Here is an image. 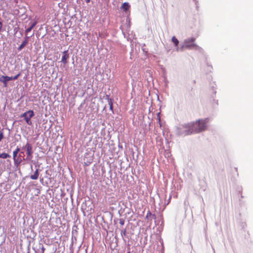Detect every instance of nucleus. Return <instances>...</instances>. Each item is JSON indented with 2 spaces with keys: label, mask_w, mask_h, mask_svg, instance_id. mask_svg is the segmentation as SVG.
Listing matches in <instances>:
<instances>
[{
  "label": "nucleus",
  "mask_w": 253,
  "mask_h": 253,
  "mask_svg": "<svg viewBox=\"0 0 253 253\" xmlns=\"http://www.w3.org/2000/svg\"><path fill=\"white\" fill-rule=\"evenodd\" d=\"M209 122V118H206L204 119H199L196 122H193L195 125L196 133H199L205 131L208 127L207 124Z\"/></svg>",
  "instance_id": "1"
},
{
  "label": "nucleus",
  "mask_w": 253,
  "mask_h": 253,
  "mask_svg": "<svg viewBox=\"0 0 253 253\" xmlns=\"http://www.w3.org/2000/svg\"><path fill=\"white\" fill-rule=\"evenodd\" d=\"M5 171L8 173L13 172L11 169V162L9 160H3L0 161V175L1 173Z\"/></svg>",
  "instance_id": "2"
},
{
  "label": "nucleus",
  "mask_w": 253,
  "mask_h": 253,
  "mask_svg": "<svg viewBox=\"0 0 253 253\" xmlns=\"http://www.w3.org/2000/svg\"><path fill=\"white\" fill-rule=\"evenodd\" d=\"M181 126L183 128H185L184 130V136L190 135L196 133L195 125L193 122L182 124Z\"/></svg>",
  "instance_id": "3"
},
{
  "label": "nucleus",
  "mask_w": 253,
  "mask_h": 253,
  "mask_svg": "<svg viewBox=\"0 0 253 253\" xmlns=\"http://www.w3.org/2000/svg\"><path fill=\"white\" fill-rule=\"evenodd\" d=\"M35 116V113L33 110H29L21 114L19 117L23 118L26 124L29 126H32L33 123L31 118Z\"/></svg>",
  "instance_id": "4"
},
{
  "label": "nucleus",
  "mask_w": 253,
  "mask_h": 253,
  "mask_svg": "<svg viewBox=\"0 0 253 253\" xmlns=\"http://www.w3.org/2000/svg\"><path fill=\"white\" fill-rule=\"evenodd\" d=\"M21 149L23 151L24 150V152L26 153V157L25 159L26 160V161L27 160H31V159H33V154L34 152L33 146L28 141H27L25 145L23 146Z\"/></svg>",
  "instance_id": "5"
},
{
  "label": "nucleus",
  "mask_w": 253,
  "mask_h": 253,
  "mask_svg": "<svg viewBox=\"0 0 253 253\" xmlns=\"http://www.w3.org/2000/svg\"><path fill=\"white\" fill-rule=\"evenodd\" d=\"M21 75V73H19L14 76L9 77L6 75H2L0 77V82L2 83L4 87H6L8 82L10 81H14L18 79Z\"/></svg>",
  "instance_id": "6"
},
{
  "label": "nucleus",
  "mask_w": 253,
  "mask_h": 253,
  "mask_svg": "<svg viewBox=\"0 0 253 253\" xmlns=\"http://www.w3.org/2000/svg\"><path fill=\"white\" fill-rule=\"evenodd\" d=\"M25 158L26 157L25 155V152L22 150L18 156H17V157L14 158V160H13L14 166H16L17 167L18 166H20L23 161L26 162Z\"/></svg>",
  "instance_id": "7"
},
{
  "label": "nucleus",
  "mask_w": 253,
  "mask_h": 253,
  "mask_svg": "<svg viewBox=\"0 0 253 253\" xmlns=\"http://www.w3.org/2000/svg\"><path fill=\"white\" fill-rule=\"evenodd\" d=\"M196 39L194 37H191L185 39L184 41V46H186V48L188 49H194L196 44L193 43Z\"/></svg>",
  "instance_id": "8"
},
{
  "label": "nucleus",
  "mask_w": 253,
  "mask_h": 253,
  "mask_svg": "<svg viewBox=\"0 0 253 253\" xmlns=\"http://www.w3.org/2000/svg\"><path fill=\"white\" fill-rule=\"evenodd\" d=\"M70 58L69 50H64L62 52V57L60 62L63 64V67H65L68 63V60Z\"/></svg>",
  "instance_id": "9"
},
{
  "label": "nucleus",
  "mask_w": 253,
  "mask_h": 253,
  "mask_svg": "<svg viewBox=\"0 0 253 253\" xmlns=\"http://www.w3.org/2000/svg\"><path fill=\"white\" fill-rule=\"evenodd\" d=\"M29 162L31 163L30 168L32 171H33V166H34L35 169H40L41 165H42V163L39 162L38 160L36 159L33 160L32 159L31 160H27L26 161L27 163Z\"/></svg>",
  "instance_id": "10"
},
{
  "label": "nucleus",
  "mask_w": 253,
  "mask_h": 253,
  "mask_svg": "<svg viewBox=\"0 0 253 253\" xmlns=\"http://www.w3.org/2000/svg\"><path fill=\"white\" fill-rule=\"evenodd\" d=\"M199 185L200 186V190L202 191H205L207 188V184L206 181L205 177L201 179L200 177H198Z\"/></svg>",
  "instance_id": "11"
},
{
  "label": "nucleus",
  "mask_w": 253,
  "mask_h": 253,
  "mask_svg": "<svg viewBox=\"0 0 253 253\" xmlns=\"http://www.w3.org/2000/svg\"><path fill=\"white\" fill-rule=\"evenodd\" d=\"M130 4L128 2L123 3L120 7V9L125 12L126 14H127L128 12H130Z\"/></svg>",
  "instance_id": "12"
},
{
  "label": "nucleus",
  "mask_w": 253,
  "mask_h": 253,
  "mask_svg": "<svg viewBox=\"0 0 253 253\" xmlns=\"http://www.w3.org/2000/svg\"><path fill=\"white\" fill-rule=\"evenodd\" d=\"M40 175V169H36L35 170L32 171L31 170V173L30 175V177L32 180H37L38 179Z\"/></svg>",
  "instance_id": "13"
},
{
  "label": "nucleus",
  "mask_w": 253,
  "mask_h": 253,
  "mask_svg": "<svg viewBox=\"0 0 253 253\" xmlns=\"http://www.w3.org/2000/svg\"><path fill=\"white\" fill-rule=\"evenodd\" d=\"M37 22L36 21H31L28 24V26L27 28L25 27L26 30L25 31V33L29 34L32 30L33 29V28L36 25Z\"/></svg>",
  "instance_id": "14"
},
{
  "label": "nucleus",
  "mask_w": 253,
  "mask_h": 253,
  "mask_svg": "<svg viewBox=\"0 0 253 253\" xmlns=\"http://www.w3.org/2000/svg\"><path fill=\"white\" fill-rule=\"evenodd\" d=\"M49 181H50V178H48L46 176H42V175H41L40 182L42 185H47Z\"/></svg>",
  "instance_id": "15"
},
{
  "label": "nucleus",
  "mask_w": 253,
  "mask_h": 253,
  "mask_svg": "<svg viewBox=\"0 0 253 253\" xmlns=\"http://www.w3.org/2000/svg\"><path fill=\"white\" fill-rule=\"evenodd\" d=\"M145 218L148 221H152L153 219L156 218V215L155 214H152L150 211H148L147 212Z\"/></svg>",
  "instance_id": "16"
},
{
  "label": "nucleus",
  "mask_w": 253,
  "mask_h": 253,
  "mask_svg": "<svg viewBox=\"0 0 253 253\" xmlns=\"http://www.w3.org/2000/svg\"><path fill=\"white\" fill-rule=\"evenodd\" d=\"M28 43V41L24 40L19 45V46L17 47V50L18 51L22 50L26 46Z\"/></svg>",
  "instance_id": "17"
},
{
  "label": "nucleus",
  "mask_w": 253,
  "mask_h": 253,
  "mask_svg": "<svg viewBox=\"0 0 253 253\" xmlns=\"http://www.w3.org/2000/svg\"><path fill=\"white\" fill-rule=\"evenodd\" d=\"M175 129H176V134L177 135V136H180L182 135L184 136V130H182V129L180 127L176 126H175Z\"/></svg>",
  "instance_id": "18"
},
{
  "label": "nucleus",
  "mask_w": 253,
  "mask_h": 253,
  "mask_svg": "<svg viewBox=\"0 0 253 253\" xmlns=\"http://www.w3.org/2000/svg\"><path fill=\"white\" fill-rule=\"evenodd\" d=\"M92 204V203L91 201H90L89 200H88V201L87 202L86 201H85L84 203L82 205V209H83V207H84V206L85 207H87V208L88 209L87 210V211H91V210L92 209V208L91 207V205Z\"/></svg>",
  "instance_id": "19"
},
{
  "label": "nucleus",
  "mask_w": 253,
  "mask_h": 253,
  "mask_svg": "<svg viewBox=\"0 0 253 253\" xmlns=\"http://www.w3.org/2000/svg\"><path fill=\"white\" fill-rule=\"evenodd\" d=\"M22 150L21 148L19 147L18 146H17L16 148L13 152V159L14 160L17 156L19 154L20 151Z\"/></svg>",
  "instance_id": "20"
},
{
  "label": "nucleus",
  "mask_w": 253,
  "mask_h": 253,
  "mask_svg": "<svg viewBox=\"0 0 253 253\" xmlns=\"http://www.w3.org/2000/svg\"><path fill=\"white\" fill-rule=\"evenodd\" d=\"M216 85L215 83H213L212 84H210V88L212 90V94H211V95L214 96V98L215 97L216 93Z\"/></svg>",
  "instance_id": "21"
},
{
  "label": "nucleus",
  "mask_w": 253,
  "mask_h": 253,
  "mask_svg": "<svg viewBox=\"0 0 253 253\" xmlns=\"http://www.w3.org/2000/svg\"><path fill=\"white\" fill-rule=\"evenodd\" d=\"M10 158L11 156L8 153H0V158L3 159L4 160H7V158Z\"/></svg>",
  "instance_id": "22"
},
{
  "label": "nucleus",
  "mask_w": 253,
  "mask_h": 253,
  "mask_svg": "<svg viewBox=\"0 0 253 253\" xmlns=\"http://www.w3.org/2000/svg\"><path fill=\"white\" fill-rule=\"evenodd\" d=\"M114 100H110L108 103V105L109 106V110L112 112V114H115L114 110V107H113V104H114Z\"/></svg>",
  "instance_id": "23"
},
{
  "label": "nucleus",
  "mask_w": 253,
  "mask_h": 253,
  "mask_svg": "<svg viewBox=\"0 0 253 253\" xmlns=\"http://www.w3.org/2000/svg\"><path fill=\"white\" fill-rule=\"evenodd\" d=\"M171 42H173L174 46H177L179 43L178 40L175 37V36H173L171 38Z\"/></svg>",
  "instance_id": "24"
},
{
  "label": "nucleus",
  "mask_w": 253,
  "mask_h": 253,
  "mask_svg": "<svg viewBox=\"0 0 253 253\" xmlns=\"http://www.w3.org/2000/svg\"><path fill=\"white\" fill-rule=\"evenodd\" d=\"M84 165L88 166L92 162V159L90 157L85 161V159H84Z\"/></svg>",
  "instance_id": "25"
},
{
  "label": "nucleus",
  "mask_w": 253,
  "mask_h": 253,
  "mask_svg": "<svg viewBox=\"0 0 253 253\" xmlns=\"http://www.w3.org/2000/svg\"><path fill=\"white\" fill-rule=\"evenodd\" d=\"M102 126H104V123H103L102 124ZM105 131H106V127L105 126H104L101 129V135L102 136H103L104 139H105Z\"/></svg>",
  "instance_id": "26"
},
{
  "label": "nucleus",
  "mask_w": 253,
  "mask_h": 253,
  "mask_svg": "<svg viewBox=\"0 0 253 253\" xmlns=\"http://www.w3.org/2000/svg\"><path fill=\"white\" fill-rule=\"evenodd\" d=\"M194 49L195 50L198 51L199 52L202 53L204 52V49L198 45L197 44H196Z\"/></svg>",
  "instance_id": "27"
},
{
  "label": "nucleus",
  "mask_w": 253,
  "mask_h": 253,
  "mask_svg": "<svg viewBox=\"0 0 253 253\" xmlns=\"http://www.w3.org/2000/svg\"><path fill=\"white\" fill-rule=\"evenodd\" d=\"M25 36L24 37V40L28 41V42H29V40L30 39V38L32 37L34 35V33H32L30 35H29V34H27V33H25Z\"/></svg>",
  "instance_id": "28"
},
{
  "label": "nucleus",
  "mask_w": 253,
  "mask_h": 253,
  "mask_svg": "<svg viewBox=\"0 0 253 253\" xmlns=\"http://www.w3.org/2000/svg\"><path fill=\"white\" fill-rule=\"evenodd\" d=\"M104 99L107 100V102H109L110 100H113L114 99L113 98L110 97V95L107 94H105V95L103 97Z\"/></svg>",
  "instance_id": "29"
},
{
  "label": "nucleus",
  "mask_w": 253,
  "mask_h": 253,
  "mask_svg": "<svg viewBox=\"0 0 253 253\" xmlns=\"http://www.w3.org/2000/svg\"><path fill=\"white\" fill-rule=\"evenodd\" d=\"M160 114H161V112H159V113H158L157 114V119L158 120V123H159V124L160 125V126L161 127V126H162V123H161V121Z\"/></svg>",
  "instance_id": "30"
},
{
  "label": "nucleus",
  "mask_w": 253,
  "mask_h": 253,
  "mask_svg": "<svg viewBox=\"0 0 253 253\" xmlns=\"http://www.w3.org/2000/svg\"><path fill=\"white\" fill-rule=\"evenodd\" d=\"M211 98L212 99V100H213V102H214L215 105L216 106H218V100L215 99L214 96H213V95H211Z\"/></svg>",
  "instance_id": "31"
},
{
  "label": "nucleus",
  "mask_w": 253,
  "mask_h": 253,
  "mask_svg": "<svg viewBox=\"0 0 253 253\" xmlns=\"http://www.w3.org/2000/svg\"><path fill=\"white\" fill-rule=\"evenodd\" d=\"M4 137L3 128L0 130V142L2 140Z\"/></svg>",
  "instance_id": "32"
},
{
  "label": "nucleus",
  "mask_w": 253,
  "mask_h": 253,
  "mask_svg": "<svg viewBox=\"0 0 253 253\" xmlns=\"http://www.w3.org/2000/svg\"><path fill=\"white\" fill-rule=\"evenodd\" d=\"M164 81L165 83V86L168 87V84H169V81L167 79V76L166 75L164 76Z\"/></svg>",
  "instance_id": "33"
},
{
  "label": "nucleus",
  "mask_w": 253,
  "mask_h": 253,
  "mask_svg": "<svg viewBox=\"0 0 253 253\" xmlns=\"http://www.w3.org/2000/svg\"><path fill=\"white\" fill-rule=\"evenodd\" d=\"M126 228H125L123 230H122L121 232V235L122 237L126 236Z\"/></svg>",
  "instance_id": "34"
},
{
  "label": "nucleus",
  "mask_w": 253,
  "mask_h": 253,
  "mask_svg": "<svg viewBox=\"0 0 253 253\" xmlns=\"http://www.w3.org/2000/svg\"><path fill=\"white\" fill-rule=\"evenodd\" d=\"M125 219H123V218H120L119 219V223L121 225H124L125 224Z\"/></svg>",
  "instance_id": "35"
},
{
  "label": "nucleus",
  "mask_w": 253,
  "mask_h": 253,
  "mask_svg": "<svg viewBox=\"0 0 253 253\" xmlns=\"http://www.w3.org/2000/svg\"><path fill=\"white\" fill-rule=\"evenodd\" d=\"M12 169L13 170V171H16L17 170L20 171V166H18L17 167L16 166H14V169Z\"/></svg>",
  "instance_id": "36"
},
{
  "label": "nucleus",
  "mask_w": 253,
  "mask_h": 253,
  "mask_svg": "<svg viewBox=\"0 0 253 253\" xmlns=\"http://www.w3.org/2000/svg\"><path fill=\"white\" fill-rule=\"evenodd\" d=\"M193 1L195 2V4H196V7L197 10H198L199 6H198V2L199 1L197 0H193Z\"/></svg>",
  "instance_id": "37"
},
{
  "label": "nucleus",
  "mask_w": 253,
  "mask_h": 253,
  "mask_svg": "<svg viewBox=\"0 0 253 253\" xmlns=\"http://www.w3.org/2000/svg\"><path fill=\"white\" fill-rule=\"evenodd\" d=\"M184 48H186V46H184V43L181 45V46L179 47L180 51H183Z\"/></svg>",
  "instance_id": "38"
},
{
  "label": "nucleus",
  "mask_w": 253,
  "mask_h": 253,
  "mask_svg": "<svg viewBox=\"0 0 253 253\" xmlns=\"http://www.w3.org/2000/svg\"><path fill=\"white\" fill-rule=\"evenodd\" d=\"M206 64H207V65L208 66H209V67H211V69H212V66L211 64H210V63H209V62H208V61H207V59H206Z\"/></svg>",
  "instance_id": "39"
},
{
  "label": "nucleus",
  "mask_w": 253,
  "mask_h": 253,
  "mask_svg": "<svg viewBox=\"0 0 253 253\" xmlns=\"http://www.w3.org/2000/svg\"><path fill=\"white\" fill-rule=\"evenodd\" d=\"M98 145V148H101L103 145V143L102 142H100V143L96 144V145Z\"/></svg>",
  "instance_id": "40"
},
{
  "label": "nucleus",
  "mask_w": 253,
  "mask_h": 253,
  "mask_svg": "<svg viewBox=\"0 0 253 253\" xmlns=\"http://www.w3.org/2000/svg\"><path fill=\"white\" fill-rule=\"evenodd\" d=\"M30 242H29V245L27 247V253H30Z\"/></svg>",
  "instance_id": "41"
},
{
  "label": "nucleus",
  "mask_w": 253,
  "mask_h": 253,
  "mask_svg": "<svg viewBox=\"0 0 253 253\" xmlns=\"http://www.w3.org/2000/svg\"><path fill=\"white\" fill-rule=\"evenodd\" d=\"M25 92H24V90L23 89V91L21 92V96H22V97H24L25 96Z\"/></svg>",
  "instance_id": "42"
},
{
  "label": "nucleus",
  "mask_w": 253,
  "mask_h": 253,
  "mask_svg": "<svg viewBox=\"0 0 253 253\" xmlns=\"http://www.w3.org/2000/svg\"><path fill=\"white\" fill-rule=\"evenodd\" d=\"M93 88H91V90L89 92V94L90 96H91L93 94Z\"/></svg>",
  "instance_id": "43"
},
{
  "label": "nucleus",
  "mask_w": 253,
  "mask_h": 253,
  "mask_svg": "<svg viewBox=\"0 0 253 253\" xmlns=\"http://www.w3.org/2000/svg\"><path fill=\"white\" fill-rule=\"evenodd\" d=\"M18 27H17V28H15L14 29V34H16L18 32Z\"/></svg>",
  "instance_id": "44"
},
{
  "label": "nucleus",
  "mask_w": 253,
  "mask_h": 253,
  "mask_svg": "<svg viewBox=\"0 0 253 253\" xmlns=\"http://www.w3.org/2000/svg\"><path fill=\"white\" fill-rule=\"evenodd\" d=\"M84 102L85 101L84 100L83 101V102L81 104V105L80 106V107L78 108V109L79 110H80V108L82 107L83 105L84 104Z\"/></svg>",
  "instance_id": "45"
},
{
  "label": "nucleus",
  "mask_w": 253,
  "mask_h": 253,
  "mask_svg": "<svg viewBox=\"0 0 253 253\" xmlns=\"http://www.w3.org/2000/svg\"><path fill=\"white\" fill-rule=\"evenodd\" d=\"M41 251H42V252H44L45 251V248L43 245H42V246Z\"/></svg>",
  "instance_id": "46"
},
{
  "label": "nucleus",
  "mask_w": 253,
  "mask_h": 253,
  "mask_svg": "<svg viewBox=\"0 0 253 253\" xmlns=\"http://www.w3.org/2000/svg\"><path fill=\"white\" fill-rule=\"evenodd\" d=\"M101 170H102V175L103 176L104 175V172H105V170H104L103 167H102Z\"/></svg>",
  "instance_id": "47"
},
{
  "label": "nucleus",
  "mask_w": 253,
  "mask_h": 253,
  "mask_svg": "<svg viewBox=\"0 0 253 253\" xmlns=\"http://www.w3.org/2000/svg\"><path fill=\"white\" fill-rule=\"evenodd\" d=\"M142 50H143V51L144 52H145L146 53H147L148 51H147V50H145V49H144V48H143V47H142Z\"/></svg>",
  "instance_id": "48"
},
{
  "label": "nucleus",
  "mask_w": 253,
  "mask_h": 253,
  "mask_svg": "<svg viewBox=\"0 0 253 253\" xmlns=\"http://www.w3.org/2000/svg\"><path fill=\"white\" fill-rule=\"evenodd\" d=\"M23 97L21 96L17 100V102H19Z\"/></svg>",
  "instance_id": "49"
},
{
  "label": "nucleus",
  "mask_w": 253,
  "mask_h": 253,
  "mask_svg": "<svg viewBox=\"0 0 253 253\" xmlns=\"http://www.w3.org/2000/svg\"><path fill=\"white\" fill-rule=\"evenodd\" d=\"M175 47H176V50L177 51H180L179 47L178 46H175Z\"/></svg>",
  "instance_id": "50"
},
{
  "label": "nucleus",
  "mask_w": 253,
  "mask_h": 253,
  "mask_svg": "<svg viewBox=\"0 0 253 253\" xmlns=\"http://www.w3.org/2000/svg\"><path fill=\"white\" fill-rule=\"evenodd\" d=\"M65 193H62L61 194V196L62 197H63L65 196Z\"/></svg>",
  "instance_id": "51"
},
{
  "label": "nucleus",
  "mask_w": 253,
  "mask_h": 253,
  "mask_svg": "<svg viewBox=\"0 0 253 253\" xmlns=\"http://www.w3.org/2000/svg\"><path fill=\"white\" fill-rule=\"evenodd\" d=\"M109 173H110V177L111 178V169H110Z\"/></svg>",
  "instance_id": "52"
},
{
  "label": "nucleus",
  "mask_w": 253,
  "mask_h": 253,
  "mask_svg": "<svg viewBox=\"0 0 253 253\" xmlns=\"http://www.w3.org/2000/svg\"><path fill=\"white\" fill-rule=\"evenodd\" d=\"M85 2H86V3H89V2H90V0H85Z\"/></svg>",
  "instance_id": "53"
},
{
  "label": "nucleus",
  "mask_w": 253,
  "mask_h": 253,
  "mask_svg": "<svg viewBox=\"0 0 253 253\" xmlns=\"http://www.w3.org/2000/svg\"><path fill=\"white\" fill-rule=\"evenodd\" d=\"M170 200V197L169 198V200L168 201V203H167V205H168L169 203Z\"/></svg>",
  "instance_id": "54"
},
{
  "label": "nucleus",
  "mask_w": 253,
  "mask_h": 253,
  "mask_svg": "<svg viewBox=\"0 0 253 253\" xmlns=\"http://www.w3.org/2000/svg\"><path fill=\"white\" fill-rule=\"evenodd\" d=\"M235 169L236 170V172H237V168H235ZM237 175H238V173H237Z\"/></svg>",
  "instance_id": "55"
},
{
  "label": "nucleus",
  "mask_w": 253,
  "mask_h": 253,
  "mask_svg": "<svg viewBox=\"0 0 253 253\" xmlns=\"http://www.w3.org/2000/svg\"><path fill=\"white\" fill-rule=\"evenodd\" d=\"M20 36H22V33L21 31H20Z\"/></svg>",
  "instance_id": "56"
},
{
  "label": "nucleus",
  "mask_w": 253,
  "mask_h": 253,
  "mask_svg": "<svg viewBox=\"0 0 253 253\" xmlns=\"http://www.w3.org/2000/svg\"><path fill=\"white\" fill-rule=\"evenodd\" d=\"M163 72L165 73V72H166V70H165V68L163 69Z\"/></svg>",
  "instance_id": "57"
},
{
  "label": "nucleus",
  "mask_w": 253,
  "mask_h": 253,
  "mask_svg": "<svg viewBox=\"0 0 253 253\" xmlns=\"http://www.w3.org/2000/svg\"><path fill=\"white\" fill-rule=\"evenodd\" d=\"M72 60H73V62H72V63H73V64H74V58H73V57H72Z\"/></svg>",
  "instance_id": "58"
},
{
  "label": "nucleus",
  "mask_w": 253,
  "mask_h": 253,
  "mask_svg": "<svg viewBox=\"0 0 253 253\" xmlns=\"http://www.w3.org/2000/svg\"><path fill=\"white\" fill-rule=\"evenodd\" d=\"M51 126V125H50V126H49V127L47 128V130H48V129L50 128Z\"/></svg>",
  "instance_id": "59"
},
{
  "label": "nucleus",
  "mask_w": 253,
  "mask_h": 253,
  "mask_svg": "<svg viewBox=\"0 0 253 253\" xmlns=\"http://www.w3.org/2000/svg\"><path fill=\"white\" fill-rule=\"evenodd\" d=\"M241 197L242 198H244V196L241 194Z\"/></svg>",
  "instance_id": "60"
},
{
  "label": "nucleus",
  "mask_w": 253,
  "mask_h": 253,
  "mask_svg": "<svg viewBox=\"0 0 253 253\" xmlns=\"http://www.w3.org/2000/svg\"><path fill=\"white\" fill-rule=\"evenodd\" d=\"M239 193H241L242 194V190L241 191H239Z\"/></svg>",
  "instance_id": "61"
},
{
  "label": "nucleus",
  "mask_w": 253,
  "mask_h": 253,
  "mask_svg": "<svg viewBox=\"0 0 253 253\" xmlns=\"http://www.w3.org/2000/svg\"><path fill=\"white\" fill-rule=\"evenodd\" d=\"M126 253H130L129 251H128Z\"/></svg>",
  "instance_id": "62"
},
{
  "label": "nucleus",
  "mask_w": 253,
  "mask_h": 253,
  "mask_svg": "<svg viewBox=\"0 0 253 253\" xmlns=\"http://www.w3.org/2000/svg\"><path fill=\"white\" fill-rule=\"evenodd\" d=\"M45 173H46V174H47V170H46Z\"/></svg>",
  "instance_id": "63"
},
{
  "label": "nucleus",
  "mask_w": 253,
  "mask_h": 253,
  "mask_svg": "<svg viewBox=\"0 0 253 253\" xmlns=\"http://www.w3.org/2000/svg\"><path fill=\"white\" fill-rule=\"evenodd\" d=\"M86 155H87V153H85V154L84 155V156H85Z\"/></svg>",
  "instance_id": "64"
}]
</instances>
